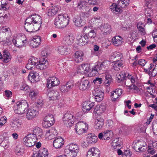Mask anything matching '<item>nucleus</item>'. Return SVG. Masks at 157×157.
Segmentation results:
<instances>
[{
  "label": "nucleus",
  "mask_w": 157,
  "mask_h": 157,
  "mask_svg": "<svg viewBox=\"0 0 157 157\" xmlns=\"http://www.w3.org/2000/svg\"><path fill=\"white\" fill-rule=\"evenodd\" d=\"M69 21V18L67 14H59L56 18L55 25L57 28H63L68 24Z\"/></svg>",
  "instance_id": "obj_1"
},
{
  "label": "nucleus",
  "mask_w": 157,
  "mask_h": 157,
  "mask_svg": "<svg viewBox=\"0 0 157 157\" xmlns=\"http://www.w3.org/2000/svg\"><path fill=\"white\" fill-rule=\"evenodd\" d=\"M79 151L78 145L74 143L68 145L64 151V155L67 157H75Z\"/></svg>",
  "instance_id": "obj_2"
},
{
  "label": "nucleus",
  "mask_w": 157,
  "mask_h": 157,
  "mask_svg": "<svg viewBox=\"0 0 157 157\" xmlns=\"http://www.w3.org/2000/svg\"><path fill=\"white\" fill-rule=\"evenodd\" d=\"M28 104L25 100L17 101L15 103L14 106L15 112L18 114H22L24 113L25 110L28 107Z\"/></svg>",
  "instance_id": "obj_3"
},
{
  "label": "nucleus",
  "mask_w": 157,
  "mask_h": 157,
  "mask_svg": "<svg viewBox=\"0 0 157 157\" xmlns=\"http://www.w3.org/2000/svg\"><path fill=\"white\" fill-rule=\"evenodd\" d=\"M136 80V76L129 75L128 73L125 82L126 87L129 90H136L137 87L134 84Z\"/></svg>",
  "instance_id": "obj_4"
},
{
  "label": "nucleus",
  "mask_w": 157,
  "mask_h": 157,
  "mask_svg": "<svg viewBox=\"0 0 157 157\" xmlns=\"http://www.w3.org/2000/svg\"><path fill=\"white\" fill-rule=\"evenodd\" d=\"M89 126L85 122L80 121L78 122L75 126L76 133L78 135H81L86 132L88 129Z\"/></svg>",
  "instance_id": "obj_5"
},
{
  "label": "nucleus",
  "mask_w": 157,
  "mask_h": 157,
  "mask_svg": "<svg viewBox=\"0 0 157 157\" xmlns=\"http://www.w3.org/2000/svg\"><path fill=\"white\" fill-rule=\"evenodd\" d=\"M83 31L90 41H93L95 40L97 36L96 32L91 27L85 26L84 27Z\"/></svg>",
  "instance_id": "obj_6"
},
{
  "label": "nucleus",
  "mask_w": 157,
  "mask_h": 157,
  "mask_svg": "<svg viewBox=\"0 0 157 157\" xmlns=\"http://www.w3.org/2000/svg\"><path fill=\"white\" fill-rule=\"evenodd\" d=\"M37 140L34 135L32 134H29L23 138V141L26 146L31 147L35 144V143Z\"/></svg>",
  "instance_id": "obj_7"
},
{
  "label": "nucleus",
  "mask_w": 157,
  "mask_h": 157,
  "mask_svg": "<svg viewBox=\"0 0 157 157\" xmlns=\"http://www.w3.org/2000/svg\"><path fill=\"white\" fill-rule=\"evenodd\" d=\"M63 122L67 127L71 126L74 123V118L71 114L67 113L63 117Z\"/></svg>",
  "instance_id": "obj_8"
},
{
  "label": "nucleus",
  "mask_w": 157,
  "mask_h": 157,
  "mask_svg": "<svg viewBox=\"0 0 157 157\" xmlns=\"http://www.w3.org/2000/svg\"><path fill=\"white\" fill-rule=\"evenodd\" d=\"M29 21L27 18L25 21V23L24 26L25 29L27 32L33 33L39 30V29L38 27L36 26L31 22Z\"/></svg>",
  "instance_id": "obj_9"
},
{
  "label": "nucleus",
  "mask_w": 157,
  "mask_h": 157,
  "mask_svg": "<svg viewBox=\"0 0 157 157\" xmlns=\"http://www.w3.org/2000/svg\"><path fill=\"white\" fill-rule=\"evenodd\" d=\"M76 85L80 90H86L90 88L91 84L89 80L83 79L81 81L77 82Z\"/></svg>",
  "instance_id": "obj_10"
},
{
  "label": "nucleus",
  "mask_w": 157,
  "mask_h": 157,
  "mask_svg": "<svg viewBox=\"0 0 157 157\" xmlns=\"http://www.w3.org/2000/svg\"><path fill=\"white\" fill-rule=\"evenodd\" d=\"M27 19L29 21L31 22L39 29L41 24V19L39 15L35 14L31 15Z\"/></svg>",
  "instance_id": "obj_11"
},
{
  "label": "nucleus",
  "mask_w": 157,
  "mask_h": 157,
  "mask_svg": "<svg viewBox=\"0 0 157 157\" xmlns=\"http://www.w3.org/2000/svg\"><path fill=\"white\" fill-rule=\"evenodd\" d=\"M39 109L33 107L29 109L26 114V117L29 120L34 118L38 113Z\"/></svg>",
  "instance_id": "obj_12"
},
{
  "label": "nucleus",
  "mask_w": 157,
  "mask_h": 157,
  "mask_svg": "<svg viewBox=\"0 0 157 157\" xmlns=\"http://www.w3.org/2000/svg\"><path fill=\"white\" fill-rule=\"evenodd\" d=\"M60 83L59 80L55 77H50L47 79V87L48 88L58 86Z\"/></svg>",
  "instance_id": "obj_13"
},
{
  "label": "nucleus",
  "mask_w": 157,
  "mask_h": 157,
  "mask_svg": "<svg viewBox=\"0 0 157 157\" xmlns=\"http://www.w3.org/2000/svg\"><path fill=\"white\" fill-rule=\"evenodd\" d=\"M77 40L78 45L81 46L87 44L90 41L85 34L78 35L77 37Z\"/></svg>",
  "instance_id": "obj_14"
},
{
  "label": "nucleus",
  "mask_w": 157,
  "mask_h": 157,
  "mask_svg": "<svg viewBox=\"0 0 157 157\" xmlns=\"http://www.w3.org/2000/svg\"><path fill=\"white\" fill-rule=\"evenodd\" d=\"M90 70V65L87 63L81 64L78 66L77 68L78 73L82 74L87 73Z\"/></svg>",
  "instance_id": "obj_15"
},
{
  "label": "nucleus",
  "mask_w": 157,
  "mask_h": 157,
  "mask_svg": "<svg viewBox=\"0 0 157 157\" xmlns=\"http://www.w3.org/2000/svg\"><path fill=\"white\" fill-rule=\"evenodd\" d=\"M57 135V132L56 130L54 128L52 127L46 131L45 135V138L48 140H51Z\"/></svg>",
  "instance_id": "obj_16"
},
{
  "label": "nucleus",
  "mask_w": 157,
  "mask_h": 157,
  "mask_svg": "<svg viewBox=\"0 0 157 157\" xmlns=\"http://www.w3.org/2000/svg\"><path fill=\"white\" fill-rule=\"evenodd\" d=\"M145 144H144L143 142L138 141H135L132 144L133 148L134 150L137 152H141L143 151L144 149V147H145Z\"/></svg>",
  "instance_id": "obj_17"
},
{
  "label": "nucleus",
  "mask_w": 157,
  "mask_h": 157,
  "mask_svg": "<svg viewBox=\"0 0 157 157\" xmlns=\"http://www.w3.org/2000/svg\"><path fill=\"white\" fill-rule=\"evenodd\" d=\"M49 65L47 60L43 58L38 62L36 65V68L40 70H43L47 68Z\"/></svg>",
  "instance_id": "obj_18"
},
{
  "label": "nucleus",
  "mask_w": 157,
  "mask_h": 157,
  "mask_svg": "<svg viewBox=\"0 0 157 157\" xmlns=\"http://www.w3.org/2000/svg\"><path fill=\"white\" fill-rule=\"evenodd\" d=\"M22 36L17 38L13 40V42L14 45L18 48H21L25 46L26 43V40H23Z\"/></svg>",
  "instance_id": "obj_19"
},
{
  "label": "nucleus",
  "mask_w": 157,
  "mask_h": 157,
  "mask_svg": "<svg viewBox=\"0 0 157 157\" xmlns=\"http://www.w3.org/2000/svg\"><path fill=\"white\" fill-rule=\"evenodd\" d=\"M41 43V37L40 36H36L31 40L30 45L31 47L36 48L40 45Z\"/></svg>",
  "instance_id": "obj_20"
},
{
  "label": "nucleus",
  "mask_w": 157,
  "mask_h": 157,
  "mask_svg": "<svg viewBox=\"0 0 157 157\" xmlns=\"http://www.w3.org/2000/svg\"><path fill=\"white\" fill-rule=\"evenodd\" d=\"M70 48L67 45H60L58 47L57 52L61 55H66L69 53Z\"/></svg>",
  "instance_id": "obj_21"
},
{
  "label": "nucleus",
  "mask_w": 157,
  "mask_h": 157,
  "mask_svg": "<svg viewBox=\"0 0 157 157\" xmlns=\"http://www.w3.org/2000/svg\"><path fill=\"white\" fill-rule=\"evenodd\" d=\"M84 56L83 52L81 51L76 52L73 55V60L76 63H79L83 60L82 57Z\"/></svg>",
  "instance_id": "obj_22"
},
{
  "label": "nucleus",
  "mask_w": 157,
  "mask_h": 157,
  "mask_svg": "<svg viewBox=\"0 0 157 157\" xmlns=\"http://www.w3.org/2000/svg\"><path fill=\"white\" fill-rule=\"evenodd\" d=\"M64 143V140L61 137L58 136L53 141V146L56 148H60Z\"/></svg>",
  "instance_id": "obj_23"
},
{
  "label": "nucleus",
  "mask_w": 157,
  "mask_h": 157,
  "mask_svg": "<svg viewBox=\"0 0 157 157\" xmlns=\"http://www.w3.org/2000/svg\"><path fill=\"white\" fill-rule=\"evenodd\" d=\"M100 151L97 148H90L88 151L86 157H99Z\"/></svg>",
  "instance_id": "obj_24"
},
{
  "label": "nucleus",
  "mask_w": 157,
  "mask_h": 157,
  "mask_svg": "<svg viewBox=\"0 0 157 157\" xmlns=\"http://www.w3.org/2000/svg\"><path fill=\"white\" fill-rule=\"evenodd\" d=\"M94 103L90 101H85L82 105V109L85 112H88L94 106Z\"/></svg>",
  "instance_id": "obj_25"
},
{
  "label": "nucleus",
  "mask_w": 157,
  "mask_h": 157,
  "mask_svg": "<svg viewBox=\"0 0 157 157\" xmlns=\"http://www.w3.org/2000/svg\"><path fill=\"white\" fill-rule=\"evenodd\" d=\"M74 84L72 82H68L65 85H61L60 87V90L61 92L65 93L67 92L73 87Z\"/></svg>",
  "instance_id": "obj_26"
},
{
  "label": "nucleus",
  "mask_w": 157,
  "mask_h": 157,
  "mask_svg": "<svg viewBox=\"0 0 157 157\" xmlns=\"http://www.w3.org/2000/svg\"><path fill=\"white\" fill-rule=\"evenodd\" d=\"M28 78L31 82H37L39 80V74L36 72L32 71L29 74Z\"/></svg>",
  "instance_id": "obj_27"
},
{
  "label": "nucleus",
  "mask_w": 157,
  "mask_h": 157,
  "mask_svg": "<svg viewBox=\"0 0 157 157\" xmlns=\"http://www.w3.org/2000/svg\"><path fill=\"white\" fill-rule=\"evenodd\" d=\"M10 137L9 135L7 132H3L1 135H0V141L1 142V143H5L6 144H5V146L6 147L7 145L9 143V138Z\"/></svg>",
  "instance_id": "obj_28"
},
{
  "label": "nucleus",
  "mask_w": 157,
  "mask_h": 157,
  "mask_svg": "<svg viewBox=\"0 0 157 157\" xmlns=\"http://www.w3.org/2000/svg\"><path fill=\"white\" fill-rule=\"evenodd\" d=\"M101 30L104 35L109 34L111 31V26L108 24H104L101 27Z\"/></svg>",
  "instance_id": "obj_29"
},
{
  "label": "nucleus",
  "mask_w": 157,
  "mask_h": 157,
  "mask_svg": "<svg viewBox=\"0 0 157 157\" xmlns=\"http://www.w3.org/2000/svg\"><path fill=\"white\" fill-rule=\"evenodd\" d=\"M122 94V90L121 89H117L111 92V95L112 101H115Z\"/></svg>",
  "instance_id": "obj_30"
},
{
  "label": "nucleus",
  "mask_w": 157,
  "mask_h": 157,
  "mask_svg": "<svg viewBox=\"0 0 157 157\" xmlns=\"http://www.w3.org/2000/svg\"><path fill=\"white\" fill-rule=\"evenodd\" d=\"M59 96V93L57 91L54 90L50 91L48 94V96L50 100H54L57 99Z\"/></svg>",
  "instance_id": "obj_31"
},
{
  "label": "nucleus",
  "mask_w": 157,
  "mask_h": 157,
  "mask_svg": "<svg viewBox=\"0 0 157 157\" xmlns=\"http://www.w3.org/2000/svg\"><path fill=\"white\" fill-rule=\"evenodd\" d=\"M104 124V120L102 118H99L95 120L94 127L97 130L101 129Z\"/></svg>",
  "instance_id": "obj_32"
},
{
  "label": "nucleus",
  "mask_w": 157,
  "mask_h": 157,
  "mask_svg": "<svg viewBox=\"0 0 157 157\" xmlns=\"http://www.w3.org/2000/svg\"><path fill=\"white\" fill-rule=\"evenodd\" d=\"M106 106L104 104L97 105L94 108V112L95 113L99 114L104 112Z\"/></svg>",
  "instance_id": "obj_33"
},
{
  "label": "nucleus",
  "mask_w": 157,
  "mask_h": 157,
  "mask_svg": "<svg viewBox=\"0 0 157 157\" xmlns=\"http://www.w3.org/2000/svg\"><path fill=\"white\" fill-rule=\"evenodd\" d=\"M32 134L35 137V138L37 140V137L38 138H40L42 136V129L38 127H36L34 128L33 130Z\"/></svg>",
  "instance_id": "obj_34"
},
{
  "label": "nucleus",
  "mask_w": 157,
  "mask_h": 157,
  "mask_svg": "<svg viewBox=\"0 0 157 157\" xmlns=\"http://www.w3.org/2000/svg\"><path fill=\"white\" fill-rule=\"evenodd\" d=\"M113 44L116 46H118L122 45L123 42V38L120 36H116L112 39Z\"/></svg>",
  "instance_id": "obj_35"
},
{
  "label": "nucleus",
  "mask_w": 157,
  "mask_h": 157,
  "mask_svg": "<svg viewBox=\"0 0 157 157\" xmlns=\"http://www.w3.org/2000/svg\"><path fill=\"white\" fill-rule=\"evenodd\" d=\"M98 138L94 134L90 133L86 138L87 142L89 144H94L97 142Z\"/></svg>",
  "instance_id": "obj_36"
},
{
  "label": "nucleus",
  "mask_w": 157,
  "mask_h": 157,
  "mask_svg": "<svg viewBox=\"0 0 157 157\" xmlns=\"http://www.w3.org/2000/svg\"><path fill=\"white\" fill-rule=\"evenodd\" d=\"M11 56L10 53L7 51H4L3 52L2 56L0 57V59H2V61L5 63H7L11 60Z\"/></svg>",
  "instance_id": "obj_37"
},
{
  "label": "nucleus",
  "mask_w": 157,
  "mask_h": 157,
  "mask_svg": "<svg viewBox=\"0 0 157 157\" xmlns=\"http://www.w3.org/2000/svg\"><path fill=\"white\" fill-rule=\"evenodd\" d=\"M110 10L113 13L117 14L121 11V8L117 4L113 3L110 6Z\"/></svg>",
  "instance_id": "obj_38"
},
{
  "label": "nucleus",
  "mask_w": 157,
  "mask_h": 157,
  "mask_svg": "<svg viewBox=\"0 0 157 157\" xmlns=\"http://www.w3.org/2000/svg\"><path fill=\"white\" fill-rule=\"evenodd\" d=\"M137 28L139 32L141 35H144L146 34L145 25L143 23L141 22H139L137 25Z\"/></svg>",
  "instance_id": "obj_39"
},
{
  "label": "nucleus",
  "mask_w": 157,
  "mask_h": 157,
  "mask_svg": "<svg viewBox=\"0 0 157 157\" xmlns=\"http://www.w3.org/2000/svg\"><path fill=\"white\" fill-rule=\"evenodd\" d=\"M64 39L67 44L71 45L74 42L75 37L72 34H71L66 36Z\"/></svg>",
  "instance_id": "obj_40"
},
{
  "label": "nucleus",
  "mask_w": 157,
  "mask_h": 157,
  "mask_svg": "<svg viewBox=\"0 0 157 157\" xmlns=\"http://www.w3.org/2000/svg\"><path fill=\"white\" fill-rule=\"evenodd\" d=\"M38 152L39 157H48V150L44 147L41 148Z\"/></svg>",
  "instance_id": "obj_41"
},
{
  "label": "nucleus",
  "mask_w": 157,
  "mask_h": 157,
  "mask_svg": "<svg viewBox=\"0 0 157 157\" xmlns=\"http://www.w3.org/2000/svg\"><path fill=\"white\" fill-rule=\"evenodd\" d=\"M111 57L112 59H114L117 61L122 58V54L119 52H113L111 55Z\"/></svg>",
  "instance_id": "obj_42"
},
{
  "label": "nucleus",
  "mask_w": 157,
  "mask_h": 157,
  "mask_svg": "<svg viewBox=\"0 0 157 157\" xmlns=\"http://www.w3.org/2000/svg\"><path fill=\"white\" fill-rule=\"evenodd\" d=\"M127 74L128 73H126L123 71L120 72L117 75V81L120 82L124 79L125 80Z\"/></svg>",
  "instance_id": "obj_43"
},
{
  "label": "nucleus",
  "mask_w": 157,
  "mask_h": 157,
  "mask_svg": "<svg viewBox=\"0 0 157 157\" xmlns=\"http://www.w3.org/2000/svg\"><path fill=\"white\" fill-rule=\"evenodd\" d=\"M111 144L112 147L114 149H118L121 146L120 142L117 138L114 139Z\"/></svg>",
  "instance_id": "obj_44"
},
{
  "label": "nucleus",
  "mask_w": 157,
  "mask_h": 157,
  "mask_svg": "<svg viewBox=\"0 0 157 157\" xmlns=\"http://www.w3.org/2000/svg\"><path fill=\"white\" fill-rule=\"evenodd\" d=\"M21 124V121L19 119L16 118L12 121L10 125L13 127H18Z\"/></svg>",
  "instance_id": "obj_45"
},
{
  "label": "nucleus",
  "mask_w": 157,
  "mask_h": 157,
  "mask_svg": "<svg viewBox=\"0 0 157 157\" xmlns=\"http://www.w3.org/2000/svg\"><path fill=\"white\" fill-rule=\"evenodd\" d=\"M57 8L56 7H52L48 11V15L49 17L54 16L57 12Z\"/></svg>",
  "instance_id": "obj_46"
},
{
  "label": "nucleus",
  "mask_w": 157,
  "mask_h": 157,
  "mask_svg": "<svg viewBox=\"0 0 157 157\" xmlns=\"http://www.w3.org/2000/svg\"><path fill=\"white\" fill-rule=\"evenodd\" d=\"M105 137V140H108L110 139L113 136V132L111 130H106L103 131Z\"/></svg>",
  "instance_id": "obj_47"
},
{
  "label": "nucleus",
  "mask_w": 157,
  "mask_h": 157,
  "mask_svg": "<svg viewBox=\"0 0 157 157\" xmlns=\"http://www.w3.org/2000/svg\"><path fill=\"white\" fill-rule=\"evenodd\" d=\"M73 22L75 25L78 27L82 26V20L80 17L74 18L73 19Z\"/></svg>",
  "instance_id": "obj_48"
},
{
  "label": "nucleus",
  "mask_w": 157,
  "mask_h": 157,
  "mask_svg": "<svg viewBox=\"0 0 157 157\" xmlns=\"http://www.w3.org/2000/svg\"><path fill=\"white\" fill-rule=\"evenodd\" d=\"M118 4L122 8H125L128 5V1L127 0H119L118 2Z\"/></svg>",
  "instance_id": "obj_49"
},
{
  "label": "nucleus",
  "mask_w": 157,
  "mask_h": 157,
  "mask_svg": "<svg viewBox=\"0 0 157 157\" xmlns=\"http://www.w3.org/2000/svg\"><path fill=\"white\" fill-rule=\"evenodd\" d=\"M110 63L107 60H105L103 62L100 64V68L102 71H105L107 69Z\"/></svg>",
  "instance_id": "obj_50"
},
{
  "label": "nucleus",
  "mask_w": 157,
  "mask_h": 157,
  "mask_svg": "<svg viewBox=\"0 0 157 157\" xmlns=\"http://www.w3.org/2000/svg\"><path fill=\"white\" fill-rule=\"evenodd\" d=\"M38 91L34 89H31L29 94V96L32 99H34L38 95Z\"/></svg>",
  "instance_id": "obj_51"
},
{
  "label": "nucleus",
  "mask_w": 157,
  "mask_h": 157,
  "mask_svg": "<svg viewBox=\"0 0 157 157\" xmlns=\"http://www.w3.org/2000/svg\"><path fill=\"white\" fill-rule=\"evenodd\" d=\"M123 63L121 62L117 61L114 62L113 65V67L115 70L118 71L119 70L121 67H122Z\"/></svg>",
  "instance_id": "obj_52"
},
{
  "label": "nucleus",
  "mask_w": 157,
  "mask_h": 157,
  "mask_svg": "<svg viewBox=\"0 0 157 157\" xmlns=\"http://www.w3.org/2000/svg\"><path fill=\"white\" fill-rule=\"evenodd\" d=\"M105 84L106 86L109 85L112 81V77L111 75L109 74H107L105 76Z\"/></svg>",
  "instance_id": "obj_53"
},
{
  "label": "nucleus",
  "mask_w": 157,
  "mask_h": 157,
  "mask_svg": "<svg viewBox=\"0 0 157 157\" xmlns=\"http://www.w3.org/2000/svg\"><path fill=\"white\" fill-rule=\"evenodd\" d=\"M86 5V1H81L78 3L77 7L80 10H81L85 8Z\"/></svg>",
  "instance_id": "obj_54"
},
{
  "label": "nucleus",
  "mask_w": 157,
  "mask_h": 157,
  "mask_svg": "<svg viewBox=\"0 0 157 157\" xmlns=\"http://www.w3.org/2000/svg\"><path fill=\"white\" fill-rule=\"evenodd\" d=\"M101 70L100 65H99L98 64L92 68L91 72L94 74H97L98 73H100V71Z\"/></svg>",
  "instance_id": "obj_55"
},
{
  "label": "nucleus",
  "mask_w": 157,
  "mask_h": 157,
  "mask_svg": "<svg viewBox=\"0 0 157 157\" xmlns=\"http://www.w3.org/2000/svg\"><path fill=\"white\" fill-rule=\"evenodd\" d=\"M28 63L33 64L36 67V65L38 63V59L35 57H32L29 59Z\"/></svg>",
  "instance_id": "obj_56"
},
{
  "label": "nucleus",
  "mask_w": 157,
  "mask_h": 157,
  "mask_svg": "<svg viewBox=\"0 0 157 157\" xmlns=\"http://www.w3.org/2000/svg\"><path fill=\"white\" fill-rule=\"evenodd\" d=\"M130 36L134 40L139 38V34L137 33L136 31H134L131 32Z\"/></svg>",
  "instance_id": "obj_57"
},
{
  "label": "nucleus",
  "mask_w": 157,
  "mask_h": 157,
  "mask_svg": "<svg viewBox=\"0 0 157 157\" xmlns=\"http://www.w3.org/2000/svg\"><path fill=\"white\" fill-rule=\"evenodd\" d=\"M99 47L97 45H95L94 46V53L96 56H99L101 53V51L99 50Z\"/></svg>",
  "instance_id": "obj_58"
},
{
  "label": "nucleus",
  "mask_w": 157,
  "mask_h": 157,
  "mask_svg": "<svg viewBox=\"0 0 157 157\" xmlns=\"http://www.w3.org/2000/svg\"><path fill=\"white\" fill-rule=\"evenodd\" d=\"M93 95L95 97L100 95V94H104V93L98 89L96 88L92 91Z\"/></svg>",
  "instance_id": "obj_59"
},
{
  "label": "nucleus",
  "mask_w": 157,
  "mask_h": 157,
  "mask_svg": "<svg viewBox=\"0 0 157 157\" xmlns=\"http://www.w3.org/2000/svg\"><path fill=\"white\" fill-rule=\"evenodd\" d=\"M47 121L50 122H53V123L55 122V120L54 117L53 115L52 114H49L47 115L44 118Z\"/></svg>",
  "instance_id": "obj_60"
},
{
  "label": "nucleus",
  "mask_w": 157,
  "mask_h": 157,
  "mask_svg": "<svg viewBox=\"0 0 157 157\" xmlns=\"http://www.w3.org/2000/svg\"><path fill=\"white\" fill-rule=\"evenodd\" d=\"M54 123L53 122H50L48 121H46L45 119H44V122L43 123L42 125L45 128H48L50 127Z\"/></svg>",
  "instance_id": "obj_61"
},
{
  "label": "nucleus",
  "mask_w": 157,
  "mask_h": 157,
  "mask_svg": "<svg viewBox=\"0 0 157 157\" xmlns=\"http://www.w3.org/2000/svg\"><path fill=\"white\" fill-rule=\"evenodd\" d=\"M147 151L150 154L153 155L156 152L155 148L151 147V146H149L148 147Z\"/></svg>",
  "instance_id": "obj_62"
},
{
  "label": "nucleus",
  "mask_w": 157,
  "mask_h": 157,
  "mask_svg": "<svg viewBox=\"0 0 157 157\" xmlns=\"http://www.w3.org/2000/svg\"><path fill=\"white\" fill-rule=\"evenodd\" d=\"M86 2L89 5L95 6L98 5V2L96 0H85Z\"/></svg>",
  "instance_id": "obj_63"
},
{
  "label": "nucleus",
  "mask_w": 157,
  "mask_h": 157,
  "mask_svg": "<svg viewBox=\"0 0 157 157\" xmlns=\"http://www.w3.org/2000/svg\"><path fill=\"white\" fill-rule=\"evenodd\" d=\"M43 101L42 100H39L36 103V106L37 107L36 109H38L39 110L41 108L43 105Z\"/></svg>",
  "instance_id": "obj_64"
}]
</instances>
